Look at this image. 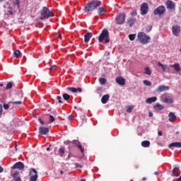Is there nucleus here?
I'll list each match as a JSON object with an SVG mask.
<instances>
[{"label": "nucleus", "instance_id": "nucleus-1", "mask_svg": "<svg viewBox=\"0 0 181 181\" xmlns=\"http://www.w3.org/2000/svg\"><path fill=\"white\" fill-rule=\"evenodd\" d=\"M98 6H101V1L98 0H94L89 4H88L85 8L84 11L85 12H93L95 9H97Z\"/></svg>", "mask_w": 181, "mask_h": 181}, {"label": "nucleus", "instance_id": "nucleus-2", "mask_svg": "<svg viewBox=\"0 0 181 181\" xmlns=\"http://www.w3.org/2000/svg\"><path fill=\"white\" fill-rule=\"evenodd\" d=\"M104 41L105 44L110 42V32L107 29H103L98 37L99 43H103Z\"/></svg>", "mask_w": 181, "mask_h": 181}, {"label": "nucleus", "instance_id": "nucleus-3", "mask_svg": "<svg viewBox=\"0 0 181 181\" xmlns=\"http://www.w3.org/2000/svg\"><path fill=\"white\" fill-rule=\"evenodd\" d=\"M137 37L140 43H142L143 45H146L151 41V37H149V35H146L145 33H139Z\"/></svg>", "mask_w": 181, "mask_h": 181}, {"label": "nucleus", "instance_id": "nucleus-4", "mask_svg": "<svg viewBox=\"0 0 181 181\" xmlns=\"http://www.w3.org/2000/svg\"><path fill=\"white\" fill-rule=\"evenodd\" d=\"M40 15L44 19H49V18H53L54 16V13L47 8V7H44L40 11Z\"/></svg>", "mask_w": 181, "mask_h": 181}, {"label": "nucleus", "instance_id": "nucleus-5", "mask_svg": "<svg viewBox=\"0 0 181 181\" xmlns=\"http://www.w3.org/2000/svg\"><path fill=\"white\" fill-rule=\"evenodd\" d=\"M125 13H119L116 17V23L117 25H123V23H125Z\"/></svg>", "mask_w": 181, "mask_h": 181}, {"label": "nucleus", "instance_id": "nucleus-6", "mask_svg": "<svg viewBox=\"0 0 181 181\" xmlns=\"http://www.w3.org/2000/svg\"><path fill=\"white\" fill-rule=\"evenodd\" d=\"M165 12H166V8L165 6H159L158 8H156L154 11V15H158V16H162V15H164Z\"/></svg>", "mask_w": 181, "mask_h": 181}, {"label": "nucleus", "instance_id": "nucleus-7", "mask_svg": "<svg viewBox=\"0 0 181 181\" xmlns=\"http://www.w3.org/2000/svg\"><path fill=\"white\" fill-rule=\"evenodd\" d=\"M29 176H30L29 181H37L38 175H37V171H36V169L32 168L30 170Z\"/></svg>", "mask_w": 181, "mask_h": 181}, {"label": "nucleus", "instance_id": "nucleus-8", "mask_svg": "<svg viewBox=\"0 0 181 181\" xmlns=\"http://www.w3.org/2000/svg\"><path fill=\"white\" fill-rule=\"evenodd\" d=\"M165 6L169 11L175 12L176 11V4H175L172 0H168L165 2Z\"/></svg>", "mask_w": 181, "mask_h": 181}, {"label": "nucleus", "instance_id": "nucleus-9", "mask_svg": "<svg viewBox=\"0 0 181 181\" xmlns=\"http://www.w3.org/2000/svg\"><path fill=\"white\" fill-rule=\"evenodd\" d=\"M148 9H149V5L148 4V3H143L140 8L141 15H146V13H148Z\"/></svg>", "mask_w": 181, "mask_h": 181}, {"label": "nucleus", "instance_id": "nucleus-10", "mask_svg": "<svg viewBox=\"0 0 181 181\" xmlns=\"http://www.w3.org/2000/svg\"><path fill=\"white\" fill-rule=\"evenodd\" d=\"M172 32L174 36H179L180 33V26L175 25L172 28Z\"/></svg>", "mask_w": 181, "mask_h": 181}, {"label": "nucleus", "instance_id": "nucleus-11", "mask_svg": "<svg viewBox=\"0 0 181 181\" xmlns=\"http://www.w3.org/2000/svg\"><path fill=\"white\" fill-rule=\"evenodd\" d=\"M11 169H18L19 170H22L25 169V165L22 162H18L13 165Z\"/></svg>", "mask_w": 181, "mask_h": 181}, {"label": "nucleus", "instance_id": "nucleus-12", "mask_svg": "<svg viewBox=\"0 0 181 181\" xmlns=\"http://www.w3.org/2000/svg\"><path fill=\"white\" fill-rule=\"evenodd\" d=\"M158 66L161 67V69L163 70V73H169L170 69L169 66L166 64H161L160 62H158Z\"/></svg>", "mask_w": 181, "mask_h": 181}, {"label": "nucleus", "instance_id": "nucleus-13", "mask_svg": "<svg viewBox=\"0 0 181 181\" xmlns=\"http://www.w3.org/2000/svg\"><path fill=\"white\" fill-rule=\"evenodd\" d=\"M170 88L169 86H166L165 85H161L158 87L156 89L157 93H163V91H168Z\"/></svg>", "mask_w": 181, "mask_h": 181}, {"label": "nucleus", "instance_id": "nucleus-14", "mask_svg": "<svg viewBox=\"0 0 181 181\" xmlns=\"http://www.w3.org/2000/svg\"><path fill=\"white\" fill-rule=\"evenodd\" d=\"M161 100L166 104H173V99L170 98V97H165V95L161 96Z\"/></svg>", "mask_w": 181, "mask_h": 181}, {"label": "nucleus", "instance_id": "nucleus-15", "mask_svg": "<svg viewBox=\"0 0 181 181\" xmlns=\"http://www.w3.org/2000/svg\"><path fill=\"white\" fill-rule=\"evenodd\" d=\"M48 133H49V128L44 127H39V134H40V135H47Z\"/></svg>", "mask_w": 181, "mask_h": 181}, {"label": "nucleus", "instance_id": "nucleus-16", "mask_svg": "<svg viewBox=\"0 0 181 181\" xmlns=\"http://www.w3.org/2000/svg\"><path fill=\"white\" fill-rule=\"evenodd\" d=\"M169 149H175V148H181V142H173L168 145Z\"/></svg>", "mask_w": 181, "mask_h": 181}, {"label": "nucleus", "instance_id": "nucleus-17", "mask_svg": "<svg viewBox=\"0 0 181 181\" xmlns=\"http://www.w3.org/2000/svg\"><path fill=\"white\" fill-rule=\"evenodd\" d=\"M116 83L119 84V86H124L125 78H124L122 76H119L116 78Z\"/></svg>", "mask_w": 181, "mask_h": 181}, {"label": "nucleus", "instance_id": "nucleus-18", "mask_svg": "<svg viewBox=\"0 0 181 181\" xmlns=\"http://www.w3.org/2000/svg\"><path fill=\"white\" fill-rule=\"evenodd\" d=\"M68 91H71V93H81L83 89L81 88H73V87H68Z\"/></svg>", "mask_w": 181, "mask_h": 181}, {"label": "nucleus", "instance_id": "nucleus-19", "mask_svg": "<svg viewBox=\"0 0 181 181\" xmlns=\"http://www.w3.org/2000/svg\"><path fill=\"white\" fill-rule=\"evenodd\" d=\"M93 37V34L91 33H87L84 35V42L85 43H88L90 42V39Z\"/></svg>", "mask_w": 181, "mask_h": 181}, {"label": "nucleus", "instance_id": "nucleus-20", "mask_svg": "<svg viewBox=\"0 0 181 181\" xmlns=\"http://www.w3.org/2000/svg\"><path fill=\"white\" fill-rule=\"evenodd\" d=\"M11 176L13 177L14 181H22V179L21 178V177H19L18 171H16L15 173L11 175Z\"/></svg>", "mask_w": 181, "mask_h": 181}, {"label": "nucleus", "instance_id": "nucleus-21", "mask_svg": "<svg viewBox=\"0 0 181 181\" xmlns=\"http://www.w3.org/2000/svg\"><path fill=\"white\" fill-rule=\"evenodd\" d=\"M168 117H169L170 122H175V121H176V115H175V113L172 112H170L168 114Z\"/></svg>", "mask_w": 181, "mask_h": 181}, {"label": "nucleus", "instance_id": "nucleus-22", "mask_svg": "<svg viewBox=\"0 0 181 181\" xmlns=\"http://www.w3.org/2000/svg\"><path fill=\"white\" fill-rule=\"evenodd\" d=\"M109 100H110V95L106 94L102 97L101 103H102V104H107V103H108Z\"/></svg>", "mask_w": 181, "mask_h": 181}, {"label": "nucleus", "instance_id": "nucleus-23", "mask_svg": "<svg viewBox=\"0 0 181 181\" xmlns=\"http://www.w3.org/2000/svg\"><path fill=\"white\" fill-rule=\"evenodd\" d=\"M158 100L156 97L148 98L146 100V104H152V103H155Z\"/></svg>", "mask_w": 181, "mask_h": 181}, {"label": "nucleus", "instance_id": "nucleus-24", "mask_svg": "<svg viewBox=\"0 0 181 181\" xmlns=\"http://www.w3.org/2000/svg\"><path fill=\"white\" fill-rule=\"evenodd\" d=\"M153 108L156 111H162V110H163L165 107L159 103H157L156 105L153 106Z\"/></svg>", "mask_w": 181, "mask_h": 181}, {"label": "nucleus", "instance_id": "nucleus-25", "mask_svg": "<svg viewBox=\"0 0 181 181\" xmlns=\"http://www.w3.org/2000/svg\"><path fill=\"white\" fill-rule=\"evenodd\" d=\"M170 67H173V69H175V70H176V71H180L181 70L180 65L178 63L170 64Z\"/></svg>", "mask_w": 181, "mask_h": 181}, {"label": "nucleus", "instance_id": "nucleus-26", "mask_svg": "<svg viewBox=\"0 0 181 181\" xmlns=\"http://www.w3.org/2000/svg\"><path fill=\"white\" fill-rule=\"evenodd\" d=\"M151 146V142L149 141H143L141 142V146H143V148H149V146Z\"/></svg>", "mask_w": 181, "mask_h": 181}, {"label": "nucleus", "instance_id": "nucleus-27", "mask_svg": "<svg viewBox=\"0 0 181 181\" xmlns=\"http://www.w3.org/2000/svg\"><path fill=\"white\" fill-rule=\"evenodd\" d=\"M180 175V170L177 167H175L174 169V175L176 176L177 177Z\"/></svg>", "mask_w": 181, "mask_h": 181}, {"label": "nucleus", "instance_id": "nucleus-28", "mask_svg": "<svg viewBox=\"0 0 181 181\" xmlns=\"http://www.w3.org/2000/svg\"><path fill=\"white\" fill-rule=\"evenodd\" d=\"M144 74H147V76H151V74H152V71H151L149 66H146L144 69Z\"/></svg>", "mask_w": 181, "mask_h": 181}, {"label": "nucleus", "instance_id": "nucleus-29", "mask_svg": "<svg viewBox=\"0 0 181 181\" xmlns=\"http://www.w3.org/2000/svg\"><path fill=\"white\" fill-rule=\"evenodd\" d=\"M99 83L102 86H105V84H107V79H105V78H99Z\"/></svg>", "mask_w": 181, "mask_h": 181}, {"label": "nucleus", "instance_id": "nucleus-30", "mask_svg": "<svg viewBox=\"0 0 181 181\" xmlns=\"http://www.w3.org/2000/svg\"><path fill=\"white\" fill-rule=\"evenodd\" d=\"M65 151H66V149L64 148V147H60L59 149V156H63L64 155Z\"/></svg>", "mask_w": 181, "mask_h": 181}, {"label": "nucleus", "instance_id": "nucleus-31", "mask_svg": "<svg viewBox=\"0 0 181 181\" xmlns=\"http://www.w3.org/2000/svg\"><path fill=\"white\" fill-rule=\"evenodd\" d=\"M98 15H103V13H105V9H104L103 7H100L98 10Z\"/></svg>", "mask_w": 181, "mask_h": 181}, {"label": "nucleus", "instance_id": "nucleus-32", "mask_svg": "<svg viewBox=\"0 0 181 181\" xmlns=\"http://www.w3.org/2000/svg\"><path fill=\"white\" fill-rule=\"evenodd\" d=\"M62 97L65 101H69V100H70V95L67 93H64L62 95Z\"/></svg>", "mask_w": 181, "mask_h": 181}, {"label": "nucleus", "instance_id": "nucleus-33", "mask_svg": "<svg viewBox=\"0 0 181 181\" xmlns=\"http://www.w3.org/2000/svg\"><path fill=\"white\" fill-rule=\"evenodd\" d=\"M72 144L73 145H75L76 148H78L81 144L78 140H74Z\"/></svg>", "mask_w": 181, "mask_h": 181}, {"label": "nucleus", "instance_id": "nucleus-34", "mask_svg": "<svg viewBox=\"0 0 181 181\" xmlns=\"http://www.w3.org/2000/svg\"><path fill=\"white\" fill-rule=\"evenodd\" d=\"M13 54H14V57L18 58L19 57V56H21V51H19V49H17L14 51Z\"/></svg>", "mask_w": 181, "mask_h": 181}, {"label": "nucleus", "instance_id": "nucleus-35", "mask_svg": "<svg viewBox=\"0 0 181 181\" xmlns=\"http://www.w3.org/2000/svg\"><path fill=\"white\" fill-rule=\"evenodd\" d=\"M135 37H136V34H130V35H129V40H135Z\"/></svg>", "mask_w": 181, "mask_h": 181}, {"label": "nucleus", "instance_id": "nucleus-36", "mask_svg": "<svg viewBox=\"0 0 181 181\" xmlns=\"http://www.w3.org/2000/svg\"><path fill=\"white\" fill-rule=\"evenodd\" d=\"M13 84H12V82H9L7 83L6 86V90H11V88H12L13 87Z\"/></svg>", "mask_w": 181, "mask_h": 181}, {"label": "nucleus", "instance_id": "nucleus-37", "mask_svg": "<svg viewBox=\"0 0 181 181\" xmlns=\"http://www.w3.org/2000/svg\"><path fill=\"white\" fill-rule=\"evenodd\" d=\"M143 83L144 84H145V86H147L148 87H151V86H152V83L146 80L144 81Z\"/></svg>", "mask_w": 181, "mask_h": 181}, {"label": "nucleus", "instance_id": "nucleus-38", "mask_svg": "<svg viewBox=\"0 0 181 181\" xmlns=\"http://www.w3.org/2000/svg\"><path fill=\"white\" fill-rule=\"evenodd\" d=\"M78 148L79 149V151H81V153H84V148L83 146V145H80Z\"/></svg>", "mask_w": 181, "mask_h": 181}, {"label": "nucleus", "instance_id": "nucleus-39", "mask_svg": "<svg viewBox=\"0 0 181 181\" xmlns=\"http://www.w3.org/2000/svg\"><path fill=\"white\" fill-rule=\"evenodd\" d=\"M57 66L56 65H52L49 67V71H54V70H56Z\"/></svg>", "mask_w": 181, "mask_h": 181}, {"label": "nucleus", "instance_id": "nucleus-40", "mask_svg": "<svg viewBox=\"0 0 181 181\" xmlns=\"http://www.w3.org/2000/svg\"><path fill=\"white\" fill-rule=\"evenodd\" d=\"M57 100L59 104H63V101L62 100V96H57Z\"/></svg>", "mask_w": 181, "mask_h": 181}, {"label": "nucleus", "instance_id": "nucleus-41", "mask_svg": "<svg viewBox=\"0 0 181 181\" xmlns=\"http://www.w3.org/2000/svg\"><path fill=\"white\" fill-rule=\"evenodd\" d=\"M133 110H134V107L129 106L127 110V112H132Z\"/></svg>", "mask_w": 181, "mask_h": 181}, {"label": "nucleus", "instance_id": "nucleus-42", "mask_svg": "<svg viewBox=\"0 0 181 181\" xmlns=\"http://www.w3.org/2000/svg\"><path fill=\"white\" fill-rule=\"evenodd\" d=\"M134 19L132 18L128 21V24L129 25L130 27L134 25Z\"/></svg>", "mask_w": 181, "mask_h": 181}, {"label": "nucleus", "instance_id": "nucleus-43", "mask_svg": "<svg viewBox=\"0 0 181 181\" xmlns=\"http://www.w3.org/2000/svg\"><path fill=\"white\" fill-rule=\"evenodd\" d=\"M54 117H53V115H49V122H54Z\"/></svg>", "mask_w": 181, "mask_h": 181}, {"label": "nucleus", "instance_id": "nucleus-44", "mask_svg": "<svg viewBox=\"0 0 181 181\" xmlns=\"http://www.w3.org/2000/svg\"><path fill=\"white\" fill-rule=\"evenodd\" d=\"M146 32H151V30H152V25H148L146 27Z\"/></svg>", "mask_w": 181, "mask_h": 181}, {"label": "nucleus", "instance_id": "nucleus-45", "mask_svg": "<svg viewBox=\"0 0 181 181\" xmlns=\"http://www.w3.org/2000/svg\"><path fill=\"white\" fill-rule=\"evenodd\" d=\"M3 108H4V110H9V105L4 103L3 105Z\"/></svg>", "mask_w": 181, "mask_h": 181}, {"label": "nucleus", "instance_id": "nucleus-46", "mask_svg": "<svg viewBox=\"0 0 181 181\" xmlns=\"http://www.w3.org/2000/svg\"><path fill=\"white\" fill-rule=\"evenodd\" d=\"M15 2L13 3L14 5H17L18 6V8H19V5L21 4V1L19 0H14Z\"/></svg>", "mask_w": 181, "mask_h": 181}, {"label": "nucleus", "instance_id": "nucleus-47", "mask_svg": "<svg viewBox=\"0 0 181 181\" xmlns=\"http://www.w3.org/2000/svg\"><path fill=\"white\" fill-rule=\"evenodd\" d=\"M13 104H16L17 105H21L22 104V101H14L13 102Z\"/></svg>", "mask_w": 181, "mask_h": 181}, {"label": "nucleus", "instance_id": "nucleus-48", "mask_svg": "<svg viewBox=\"0 0 181 181\" xmlns=\"http://www.w3.org/2000/svg\"><path fill=\"white\" fill-rule=\"evenodd\" d=\"M38 121H39V122H40L42 125H45V122H43V120H42L41 118H39V119H38Z\"/></svg>", "mask_w": 181, "mask_h": 181}, {"label": "nucleus", "instance_id": "nucleus-49", "mask_svg": "<svg viewBox=\"0 0 181 181\" xmlns=\"http://www.w3.org/2000/svg\"><path fill=\"white\" fill-rule=\"evenodd\" d=\"M74 117H73L72 115H69L68 116V119H69V121H71V119H74Z\"/></svg>", "mask_w": 181, "mask_h": 181}, {"label": "nucleus", "instance_id": "nucleus-50", "mask_svg": "<svg viewBox=\"0 0 181 181\" xmlns=\"http://www.w3.org/2000/svg\"><path fill=\"white\" fill-rule=\"evenodd\" d=\"M158 134L159 136H162V135H163V133L162 132V131H158Z\"/></svg>", "mask_w": 181, "mask_h": 181}, {"label": "nucleus", "instance_id": "nucleus-51", "mask_svg": "<svg viewBox=\"0 0 181 181\" xmlns=\"http://www.w3.org/2000/svg\"><path fill=\"white\" fill-rule=\"evenodd\" d=\"M132 16H135V15H136V11H133L132 13H131Z\"/></svg>", "mask_w": 181, "mask_h": 181}, {"label": "nucleus", "instance_id": "nucleus-52", "mask_svg": "<svg viewBox=\"0 0 181 181\" xmlns=\"http://www.w3.org/2000/svg\"><path fill=\"white\" fill-rule=\"evenodd\" d=\"M8 15H13V12L12 11H8Z\"/></svg>", "mask_w": 181, "mask_h": 181}, {"label": "nucleus", "instance_id": "nucleus-53", "mask_svg": "<svg viewBox=\"0 0 181 181\" xmlns=\"http://www.w3.org/2000/svg\"><path fill=\"white\" fill-rule=\"evenodd\" d=\"M76 168H83V165H80V164H76Z\"/></svg>", "mask_w": 181, "mask_h": 181}, {"label": "nucleus", "instance_id": "nucleus-54", "mask_svg": "<svg viewBox=\"0 0 181 181\" xmlns=\"http://www.w3.org/2000/svg\"><path fill=\"white\" fill-rule=\"evenodd\" d=\"M148 117H153V113H152L151 112H149Z\"/></svg>", "mask_w": 181, "mask_h": 181}, {"label": "nucleus", "instance_id": "nucleus-55", "mask_svg": "<svg viewBox=\"0 0 181 181\" xmlns=\"http://www.w3.org/2000/svg\"><path fill=\"white\" fill-rule=\"evenodd\" d=\"M4 172V168L0 166V173H2Z\"/></svg>", "mask_w": 181, "mask_h": 181}, {"label": "nucleus", "instance_id": "nucleus-56", "mask_svg": "<svg viewBox=\"0 0 181 181\" xmlns=\"http://www.w3.org/2000/svg\"><path fill=\"white\" fill-rule=\"evenodd\" d=\"M154 175H155L156 176H158V175H159V173H158V171H156V172L154 173Z\"/></svg>", "mask_w": 181, "mask_h": 181}, {"label": "nucleus", "instance_id": "nucleus-57", "mask_svg": "<svg viewBox=\"0 0 181 181\" xmlns=\"http://www.w3.org/2000/svg\"><path fill=\"white\" fill-rule=\"evenodd\" d=\"M101 90H103L102 88H100V87H99V88H97V91H101Z\"/></svg>", "mask_w": 181, "mask_h": 181}, {"label": "nucleus", "instance_id": "nucleus-58", "mask_svg": "<svg viewBox=\"0 0 181 181\" xmlns=\"http://www.w3.org/2000/svg\"><path fill=\"white\" fill-rule=\"evenodd\" d=\"M58 38H59V39H61V38H62V34H59V35H58Z\"/></svg>", "mask_w": 181, "mask_h": 181}, {"label": "nucleus", "instance_id": "nucleus-59", "mask_svg": "<svg viewBox=\"0 0 181 181\" xmlns=\"http://www.w3.org/2000/svg\"><path fill=\"white\" fill-rule=\"evenodd\" d=\"M60 174H61V175H64V171L61 170V171H60Z\"/></svg>", "mask_w": 181, "mask_h": 181}, {"label": "nucleus", "instance_id": "nucleus-60", "mask_svg": "<svg viewBox=\"0 0 181 181\" xmlns=\"http://www.w3.org/2000/svg\"><path fill=\"white\" fill-rule=\"evenodd\" d=\"M177 181H181V176L177 180Z\"/></svg>", "mask_w": 181, "mask_h": 181}, {"label": "nucleus", "instance_id": "nucleus-61", "mask_svg": "<svg viewBox=\"0 0 181 181\" xmlns=\"http://www.w3.org/2000/svg\"><path fill=\"white\" fill-rule=\"evenodd\" d=\"M68 158L70 159V158H71V154H69V155H68Z\"/></svg>", "mask_w": 181, "mask_h": 181}, {"label": "nucleus", "instance_id": "nucleus-62", "mask_svg": "<svg viewBox=\"0 0 181 181\" xmlns=\"http://www.w3.org/2000/svg\"><path fill=\"white\" fill-rule=\"evenodd\" d=\"M47 151H50V148H49V147L47 148Z\"/></svg>", "mask_w": 181, "mask_h": 181}, {"label": "nucleus", "instance_id": "nucleus-63", "mask_svg": "<svg viewBox=\"0 0 181 181\" xmlns=\"http://www.w3.org/2000/svg\"><path fill=\"white\" fill-rule=\"evenodd\" d=\"M143 180L144 181L146 180V177H143Z\"/></svg>", "mask_w": 181, "mask_h": 181}, {"label": "nucleus", "instance_id": "nucleus-64", "mask_svg": "<svg viewBox=\"0 0 181 181\" xmlns=\"http://www.w3.org/2000/svg\"><path fill=\"white\" fill-rule=\"evenodd\" d=\"M81 181H86V179H82L81 180Z\"/></svg>", "mask_w": 181, "mask_h": 181}]
</instances>
